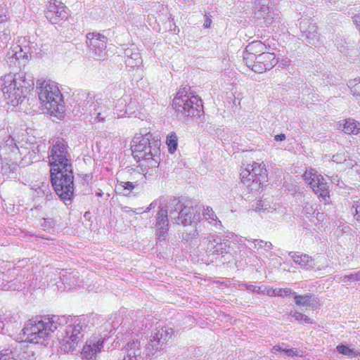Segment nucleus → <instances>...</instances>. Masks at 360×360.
Returning a JSON list of instances; mask_svg holds the SVG:
<instances>
[{"instance_id":"nucleus-1","label":"nucleus","mask_w":360,"mask_h":360,"mask_svg":"<svg viewBox=\"0 0 360 360\" xmlns=\"http://www.w3.org/2000/svg\"><path fill=\"white\" fill-rule=\"evenodd\" d=\"M90 319L87 316L69 319L65 316H35L27 320L22 330L25 341L44 345L51 333L60 326L66 325L61 338L62 349L65 352L73 351L89 330Z\"/></svg>"},{"instance_id":"nucleus-2","label":"nucleus","mask_w":360,"mask_h":360,"mask_svg":"<svg viewBox=\"0 0 360 360\" xmlns=\"http://www.w3.org/2000/svg\"><path fill=\"white\" fill-rule=\"evenodd\" d=\"M160 142L150 132L136 134L131 142V149L135 159L141 162L145 176L153 175L160 162Z\"/></svg>"},{"instance_id":"nucleus-3","label":"nucleus","mask_w":360,"mask_h":360,"mask_svg":"<svg viewBox=\"0 0 360 360\" xmlns=\"http://www.w3.org/2000/svg\"><path fill=\"white\" fill-rule=\"evenodd\" d=\"M33 85V81L26 79L24 72L9 73L0 78V91L7 103L13 106L23 101Z\"/></svg>"},{"instance_id":"nucleus-4","label":"nucleus","mask_w":360,"mask_h":360,"mask_svg":"<svg viewBox=\"0 0 360 360\" xmlns=\"http://www.w3.org/2000/svg\"><path fill=\"white\" fill-rule=\"evenodd\" d=\"M36 88L43 106L51 115L62 119L64 116L65 106L63 97L58 84L51 80L38 79Z\"/></svg>"},{"instance_id":"nucleus-5","label":"nucleus","mask_w":360,"mask_h":360,"mask_svg":"<svg viewBox=\"0 0 360 360\" xmlns=\"http://www.w3.org/2000/svg\"><path fill=\"white\" fill-rule=\"evenodd\" d=\"M44 146L37 145L28 141L27 135L25 130H18L0 146V153L6 158L9 155L15 160L19 159L20 155H30V158H34V156L41 150Z\"/></svg>"},{"instance_id":"nucleus-6","label":"nucleus","mask_w":360,"mask_h":360,"mask_svg":"<svg viewBox=\"0 0 360 360\" xmlns=\"http://www.w3.org/2000/svg\"><path fill=\"white\" fill-rule=\"evenodd\" d=\"M50 172L52 185L56 194L66 205H70L74 193L72 167Z\"/></svg>"},{"instance_id":"nucleus-7","label":"nucleus","mask_w":360,"mask_h":360,"mask_svg":"<svg viewBox=\"0 0 360 360\" xmlns=\"http://www.w3.org/2000/svg\"><path fill=\"white\" fill-rule=\"evenodd\" d=\"M173 108L179 113L186 116L200 118L203 114L202 100L197 96L188 93L186 88H182L173 99Z\"/></svg>"},{"instance_id":"nucleus-8","label":"nucleus","mask_w":360,"mask_h":360,"mask_svg":"<svg viewBox=\"0 0 360 360\" xmlns=\"http://www.w3.org/2000/svg\"><path fill=\"white\" fill-rule=\"evenodd\" d=\"M241 181L251 192L259 191L266 182V169L263 162L247 165L240 172Z\"/></svg>"},{"instance_id":"nucleus-9","label":"nucleus","mask_w":360,"mask_h":360,"mask_svg":"<svg viewBox=\"0 0 360 360\" xmlns=\"http://www.w3.org/2000/svg\"><path fill=\"white\" fill-rule=\"evenodd\" d=\"M33 43L30 41V37H20L18 41V44L7 51L4 60L10 68L17 65L18 63H25L31 58Z\"/></svg>"},{"instance_id":"nucleus-10","label":"nucleus","mask_w":360,"mask_h":360,"mask_svg":"<svg viewBox=\"0 0 360 360\" xmlns=\"http://www.w3.org/2000/svg\"><path fill=\"white\" fill-rule=\"evenodd\" d=\"M49 162L50 171L72 167L71 158L68 146L63 140L57 139L49 148Z\"/></svg>"},{"instance_id":"nucleus-11","label":"nucleus","mask_w":360,"mask_h":360,"mask_svg":"<svg viewBox=\"0 0 360 360\" xmlns=\"http://www.w3.org/2000/svg\"><path fill=\"white\" fill-rule=\"evenodd\" d=\"M270 0H255L252 7V18L261 27L269 26L278 18L279 14L269 6Z\"/></svg>"},{"instance_id":"nucleus-12","label":"nucleus","mask_w":360,"mask_h":360,"mask_svg":"<svg viewBox=\"0 0 360 360\" xmlns=\"http://www.w3.org/2000/svg\"><path fill=\"white\" fill-rule=\"evenodd\" d=\"M304 181L310 186L321 201L328 203L330 200L328 186L321 174L314 169L306 170L303 174Z\"/></svg>"},{"instance_id":"nucleus-13","label":"nucleus","mask_w":360,"mask_h":360,"mask_svg":"<svg viewBox=\"0 0 360 360\" xmlns=\"http://www.w3.org/2000/svg\"><path fill=\"white\" fill-rule=\"evenodd\" d=\"M107 334H93L89 338L81 352L82 360H97V354L101 353L104 347Z\"/></svg>"},{"instance_id":"nucleus-14","label":"nucleus","mask_w":360,"mask_h":360,"mask_svg":"<svg viewBox=\"0 0 360 360\" xmlns=\"http://www.w3.org/2000/svg\"><path fill=\"white\" fill-rule=\"evenodd\" d=\"M86 44L91 54L98 60L103 59L106 56L107 38L104 35L89 32L86 34Z\"/></svg>"},{"instance_id":"nucleus-15","label":"nucleus","mask_w":360,"mask_h":360,"mask_svg":"<svg viewBox=\"0 0 360 360\" xmlns=\"http://www.w3.org/2000/svg\"><path fill=\"white\" fill-rule=\"evenodd\" d=\"M89 105V112L96 122H103L109 116L112 102L107 98L95 96Z\"/></svg>"},{"instance_id":"nucleus-16","label":"nucleus","mask_w":360,"mask_h":360,"mask_svg":"<svg viewBox=\"0 0 360 360\" xmlns=\"http://www.w3.org/2000/svg\"><path fill=\"white\" fill-rule=\"evenodd\" d=\"M45 16L51 23L58 24L68 18V13L66 6L60 0H49Z\"/></svg>"},{"instance_id":"nucleus-17","label":"nucleus","mask_w":360,"mask_h":360,"mask_svg":"<svg viewBox=\"0 0 360 360\" xmlns=\"http://www.w3.org/2000/svg\"><path fill=\"white\" fill-rule=\"evenodd\" d=\"M299 27L302 32V37H305L307 42L316 45L319 42L320 35L318 32V27L311 18H301L299 22Z\"/></svg>"},{"instance_id":"nucleus-18","label":"nucleus","mask_w":360,"mask_h":360,"mask_svg":"<svg viewBox=\"0 0 360 360\" xmlns=\"http://www.w3.org/2000/svg\"><path fill=\"white\" fill-rule=\"evenodd\" d=\"M159 210L156 215V235L159 240L166 239L169 229L168 210L167 205H158Z\"/></svg>"},{"instance_id":"nucleus-19","label":"nucleus","mask_w":360,"mask_h":360,"mask_svg":"<svg viewBox=\"0 0 360 360\" xmlns=\"http://www.w3.org/2000/svg\"><path fill=\"white\" fill-rule=\"evenodd\" d=\"M278 63L276 56L273 53L262 52L255 58V72L262 73L271 70Z\"/></svg>"},{"instance_id":"nucleus-20","label":"nucleus","mask_w":360,"mask_h":360,"mask_svg":"<svg viewBox=\"0 0 360 360\" xmlns=\"http://www.w3.org/2000/svg\"><path fill=\"white\" fill-rule=\"evenodd\" d=\"M177 206L178 209H181V210L177 217H174L175 222L184 226L191 225L195 217L194 208L191 206H184L182 208L181 204H178Z\"/></svg>"},{"instance_id":"nucleus-21","label":"nucleus","mask_w":360,"mask_h":360,"mask_svg":"<svg viewBox=\"0 0 360 360\" xmlns=\"http://www.w3.org/2000/svg\"><path fill=\"white\" fill-rule=\"evenodd\" d=\"M126 57L125 63L127 68L133 70L142 64V58L139 50L134 47L127 48L124 50Z\"/></svg>"},{"instance_id":"nucleus-22","label":"nucleus","mask_w":360,"mask_h":360,"mask_svg":"<svg viewBox=\"0 0 360 360\" xmlns=\"http://www.w3.org/2000/svg\"><path fill=\"white\" fill-rule=\"evenodd\" d=\"M294 299L295 304L300 307L315 309L319 306L317 298L311 295H298L295 293Z\"/></svg>"},{"instance_id":"nucleus-23","label":"nucleus","mask_w":360,"mask_h":360,"mask_svg":"<svg viewBox=\"0 0 360 360\" xmlns=\"http://www.w3.org/2000/svg\"><path fill=\"white\" fill-rule=\"evenodd\" d=\"M289 255L295 264L300 265L302 268H313L315 265L314 259L307 254H300L299 252H290Z\"/></svg>"},{"instance_id":"nucleus-24","label":"nucleus","mask_w":360,"mask_h":360,"mask_svg":"<svg viewBox=\"0 0 360 360\" xmlns=\"http://www.w3.org/2000/svg\"><path fill=\"white\" fill-rule=\"evenodd\" d=\"M204 219L212 226L216 230H221L223 225L221 221L218 219L213 209L207 206L202 211Z\"/></svg>"},{"instance_id":"nucleus-25","label":"nucleus","mask_w":360,"mask_h":360,"mask_svg":"<svg viewBox=\"0 0 360 360\" xmlns=\"http://www.w3.org/2000/svg\"><path fill=\"white\" fill-rule=\"evenodd\" d=\"M60 278L61 284L64 285V289H70L76 286L77 284L79 278L78 272H68L63 270L61 273Z\"/></svg>"},{"instance_id":"nucleus-26","label":"nucleus","mask_w":360,"mask_h":360,"mask_svg":"<svg viewBox=\"0 0 360 360\" xmlns=\"http://www.w3.org/2000/svg\"><path fill=\"white\" fill-rule=\"evenodd\" d=\"M0 155L1 158V172L7 176H10L11 174L14 173V171L17 168V161L18 159L15 160L13 158H11L9 155H6V158L3 155L0 153Z\"/></svg>"},{"instance_id":"nucleus-27","label":"nucleus","mask_w":360,"mask_h":360,"mask_svg":"<svg viewBox=\"0 0 360 360\" xmlns=\"http://www.w3.org/2000/svg\"><path fill=\"white\" fill-rule=\"evenodd\" d=\"M15 360H34V352L30 349L27 345L23 343H20L18 347H15Z\"/></svg>"},{"instance_id":"nucleus-28","label":"nucleus","mask_w":360,"mask_h":360,"mask_svg":"<svg viewBox=\"0 0 360 360\" xmlns=\"http://www.w3.org/2000/svg\"><path fill=\"white\" fill-rule=\"evenodd\" d=\"M22 277L18 276L14 279L6 281V283H4V281L0 280V290H20L25 288V282H21Z\"/></svg>"},{"instance_id":"nucleus-29","label":"nucleus","mask_w":360,"mask_h":360,"mask_svg":"<svg viewBox=\"0 0 360 360\" xmlns=\"http://www.w3.org/2000/svg\"><path fill=\"white\" fill-rule=\"evenodd\" d=\"M342 131L348 134H357L360 131V123L352 119L345 120Z\"/></svg>"},{"instance_id":"nucleus-30","label":"nucleus","mask_w":360,"mask_h":360,"mask_svg":"<svg viewBox=\"0 0 360 360\" xmlns=\"http://www.w3.org/2000/svg\"><path fill=\"white\" fill-rule=\"evenodd\" d=\"M117 318V314L114 315V319L111 322H105L99 328V333L98 334H107V336L112 331L115 330L119 326V321H115Z\"/></svg>"},{"instance_id":"nucleus-31","label":"nucleus","mask_w":360,"mask_h":360,"mask_svg":"<svg viewBox=\"0 0 360 360\" xmlns=\"http://www.w3.org/2000/svg\"><path fill=\"white\" fill-rule=\"evenodd\" d=\"M266 49L265 45L260 41H255L249 44L245 49L246 53L251 55L258 56V54L262 53Z\"/></svg>"},{"instance_id":"nucleus-32","label":"nucleus","mask_w":360,"mask_h":360,"mask_svg":"<svg viewBox=\"0 0 360 360\" xmlns=\"http://www.w3.org/2000/svg\"><path fill=\"white\" fill-rule=\"evenodd\" d=\"M136 186V183L134 182L118 181L115 189L122 193L124 195H128Z\"/></svg>"},{"instance_id":"nucleus-33","label":"nucleus","mask_w":360,"mask_h":360,"mask_svg":"<svg viewBox=\"0 0 360 360\" xmlns=\"http://www.w3.org/2000/svg\"><path fill=\"white\" fill-rule=\"evenodd\" d=\"M215 245V250H214V255H222L227 253L230 248V241L229 240H221L217 238Z\"/></svg>"},{"instance_id":"nucleus-34","label":"nucleus","mask_w":360,"mask_h":360,"mask_svg":"<svg viewBox=\"0 0 360 360\" xmlns=\"http://www.w3.org/2000/svg\"><path fill=\"white\" fill-rule=\"evenodd\" d=\"M245 240L251 243L254 245L253 248L257 249V250L260 249H264L266 251H269L272 249L273 245L271 242L264 241L263 240L259 239H252V238H245Z\"/></svg>"},{"instance_id":"nucleus-35","label":"nucleus","mask_w":360,"mask_h":360,"mask_svg":"<svg viewBox=\"0 0 360 360\" xmlns=\"http://www.w3.org/2000/svg\"><path fill=\"white\" fill-rule=\"evenodd\" d=\"M345 169H348V173L352 176H359L360 177V162H356L351 159H348L346 162Z\"/></svg>"},{"instance_id":"nucleus-36","label":"nucleus","mask_w":360,"mask_h":360,"mask_svg":"<svg viewBox=\"0 0 360 360\" xmlns=\"http://www.w3.org/2000/svg\"><path fill=\"white\" fill-rule=\"evenodd\" d=\"M217 237L214 235H210L207 238H204L203 243L205 245L206 251L212 255H214V250H215V245L217 243Z\"/></svg>"},{"instance_id":"nucleus-37","label":"nucleus","mask_w":360,"mask_h":360,"mask_svg":"<svg viewBox=\"0 0 360 360\" xmlns=\"http://www.w3.org/2000/svg\"><path fill=\"white\" fill-rule=\"evenodd\" d=\"M339 282L351 283L354 281H360V270L350 274L337 277Z\"/></svg>"},{"instance_id":"nucleus-38","label":"nucleus","mask_w":360,"mask_h":360,"mask_svg":"<svg viewBox=\"0 0 360 360\" xmlns=\"http://www.w3.org/2000/svg\"><path fill=\"white\" fill-rule=\"evenodd\" d=\"M177 136L174 132H172L167 136V145L170 153H174L177 148Z\"/></svg>"},{"instance_id":"nucleus-39","label":"nucleus","mask_w":360,"mask_h":360,"mask_svg":"<svg viewBox=\"0 0 360 360\" xmlns=\"http://www.w3.org/2000/svg\"><path fill=\"white\" fill-rule=\"evenodd\" d=\"M336 349L339 353L347 356L350 358L358 355V354L353 349L349 348L347 345H338L337 346Z\"/></svg>"},{"instance_id":"nucleus-40","label":"nucleus","mask_w":360,"mask_h":360,"mask_svg":"<svg viewBox=\"0 0 360 360\" xmlns=\"http://www.w3.org/2000/svg\"><path fill=\"white\" fill-rule=\"evenodd\" d=\"M255 58L257 56L251 55L248 53L244 52L243 55V60L245 65L251 68L252 70L255 72Z\"/></svg>"},{"instance_id":"nucleus-41","label":"nucleus","mask_w":360,"mask_h":360,"mask_svg":"<svg viewBox=\"0 0 360 360\" xmlns=\"http://www.w3.org/2000/svg\"><path fill=\"white\" fill-rule=\"evenodd\" d=\"M290 315L294 317L297 321L304 323H312V321L307 315L298 311H290Z\"/></svg>"},{"instance_id":"nucleus-42","label":"nucleus","mask_w":360,"mask_h":360,"mask_svg":"<svg viewBox=\"0 0 360 360\" xmlns=\"http://www.w3.org/2000/svg\"><path fill=\"white\" fill-rule=\"evenodd\" d=\"M255 210L258 212H273L276 211V208L271 207V206L267 207V205L265 203V202L259 200L257 202Z\"/></svg>"},{"instance_id":"nucleus-43","label":"nucleus","mask_w":360,"mask_h":360,"mask_svg":"<svg viewBox=\"0 0 360 360\" xmlns=\"http://www.w3.org/2000/svg\"><path fill=\"white\" fill-rule=\"evenodd\" d=\"M348 86L350 88L354 96L360 97V81L356 82V79L350 80L348 83Z\"/></svg>"},{"instance_id":"nucleus-44","label":"nucleus","mask_w":360,"mask_h":360,"mask_svg":"<svg viewBox=\"0 0 360 360\" xmlns=\"http://www.w3.org/2000/svg\"><path fill=\"white\" fill-rule=\"evenodd\" d=\"M34 190L39 197L48 196L50 192L49 184L46 183H42L41 185L38 186Z\"/></svg>"},{"instance_id":"nucleus-45","label":"nucleus","mask_w":360,"mask_h":360,"mask_svg":"<svg viewBox=\"0 0 360 360\" xmlns=\"http://www.w3.org/2000/svg\"><path fill=\"white\" fill-rule=\"evenodd\" d=\"M55 225V221L51 218H44L41 220L40 226L44 231H50Z\"/></svg>"},{"instance_id":"nucleus-46","label":"nucleus","mask_w":360,"mask_h":360,"mask_svg":"<svg viewBox=\"0 0 360 360\" xmlns=\"http://www.w3.org/2000/svg\"><path fill=\"white\" fill-rule=\"evenodd\" d=\"M283 353L286 356L291 357L304 356V352L301 349H297L295 348L288 349L286 347H285Z\"/></svg>"},{"instance_id":"nucleus-47","label":"nucleus","mask_w":360,"mask_h":360,"mask_svg":"<svg viewBox=\"0 0 360 360\" xmlns=\"http://www.w3.org/2000/svg\"><path fill=\"white\" fill-rule=\"evenodd\" d=\"M303 211L304 214L309 217L316 213V205H313L310 202H306L304 206Z\"/></svg>"},{"instance_id":"nucleus-48","label":"nucleus","mask_w":360,"mask_h":360,"mask_svg":"<svg viewBox=\"0 0 360 360\" xmlns=\"http://www.w3.org/2000/svg\"><path fill=\"white\" fill-rule=\"evenodd\" d=\"M351 212L355 219L360 222V199L354 202L351 207Z\"/></svg>"},{"instance_id":"nucleus-49","label":"nucleus","mask_w":360,"mask_h":360,"mask_svg":"<svg viewBox=\"0 0 360 360\" xmlns=\"http://www.w3.org/2000/svg\"><path fill=\"white\" fill-rule=\"evenodd\" d=\"M332 160L338 164L343 163L345 167L346 166L347 156L345 153L339 152L332 157Z\"/></svg>"},{"instance_id":"nucleus-50","label":"nucleus","mask_w":360,"mask_h":360,"mask_svg":"<svg viewBox=\"0 0 360 360\" xmlns=\"http://www.w3.org/2000/svg\"><path fill=\"white\" fill-rule=\"evenodd\" d=\"M0 360H15L13 352L9 349L1 350L0 352Z\"/></svg>"},{"instance_id":"nucleus-51","label":"nucleus","mask_w":360,"mask_h":360,"mask_svg":"<svg viewBox=\"0 0 360 360\" xmlns=\"http://www.w3.org/2000/svg\"><path fill=\"white\" fill-rule=\"evenodd\" d=\"M294 292L290 288H276V296L277 297H290L291 295H295Z\"/></svg>"},{"instance_id":"nucleus-52","label":"nucleus","mask_w":360,"mask_h":360,"mask_svg":"<svg viewBox=\"0 0 360 360\" xmlns=\"http://www.w3.org/2000/svg\"><path fill=\"white\" fill-rule=\"evenodd\" d=\"M186 231H188L186 233H183V239L188 240L190 239L197 238L199 236L198 231L196 229V226H193V229L191 231L186 230Z\"/></svg>"},{"instance_id":"nucleus-53","label":"nucleus","mask_w":360,"mask_h":360,"mask_svg":"<svg viewBox=\"0 0 360 360\" xmlns=\"http://www.w3.org/2000/svg\"><path fill=\"white\" fill-rule=\"evenodd\" d=\"M143 321V319L141 318V320H136L133 322V328L131 329L132 333L139 332L144 326H146Z\"/></svg>"},{"instance_id":"nucleus-54","label":"nucleus","mask_w":360,"mask_h":360,"mask_svg":"<svg viewBox=\"0 0 360 360\" xmlns=\"http://www.w3.org/2000/svg\"><path fill=\"white\" fill-rule=\"evenodd\" d=\"M10 18L9 13L6 8L0 9V23L8 21Z\"/></svg>"},{"instance_id":"nucleus-55","label":"nucleus","mask_w":360,"mask_h":360,"mask_svg":"<svg viewBox=\"0 0 360 360\" xmlns=\"http://www.w3.org/2000/svg\"><path fill=\"white\" fill-rule=\"evenodd\" d=\"M261 292L262 293H265L268 296H270V297H276L277 294L276 293V289H273V288H265V290H261Z\"/></svg>"},{"instance_id":"nucleus-56","label":"nucleus","mask_w":360,"mask_h":360,"mask_svg":"<svg viewBox=\"0 0 360 360\" xmlns=\"http://www.w3.org/2000/svg\"><path fill=\"white\" fill-rule=\"evenodd\" d=\"M285 344L282 343L281 345H276L272 348V352L276 353L277 352H284Z\"/></svg>"},{"instance_id":"nucleus-57","label":"nucleus","mask_w":360,"mask_h":360,"mask_svg":"<svg viewBox=\"0 0 360 360\" xmlns=\"http://www.w3.org/2000/svg\"><path fill=\"white\" fill-rule=\"evenodd\" d=\"M246 289L251 292H261V288L257 287L256 285H253L252 284L246 285Z\"/></svg>"},{"instance_id":"nucleus-58","label":"nucleus","mask_w":360,"mask_h":360,"mask_svg":"<svg viewBox=\"0 0 360 360\" xmlns=\"http://www.w3.org/2000/svg\"><path fill=\"white\" fill-rule=\"evenodd\" d=\"M158 205V200H154L149 205V206L146 208V210L144 212H149L150 210L154 209Z\"/></svg>"},{"instance_id":"nucleus-59","label":"nucleus","mask_w":360,"mask_h":360,"mask_svg":"<svg viewBox=\"0 0 360 360\" xmlns=\"http://www.w3.org/2000/svg\"><path fill=\"white\" fill-rule=\"evenodd\" d=\"M285 135L284 134H277L274 136V139L276 141H282L285 139Z\"/></svg>"},{"instance_id":"nucleus-60","label":"nucleus","mask_w":360,"mask_h":360,"mask_svg":"<svg viewBox=\"0 0 360 360\" xmlns=\"http://www.w3.org/2000/svg\"><path fill=\"white\" fill-rule=\"evenodd\" d=\"M122 210L127 213H131V212L136 213V214L139 213L138 212H136L135 210H132L131 207H127V206L122 207Z\"/></svg>"},{"instance_id":"nucleus-61","label":"nucleus","mask_w":360,"mask_h":360,"mask_svg":"<svg viewBox=\"0 0 360 360\" xmlns=\"http://www.w3.org/2000/svg\"><path fill=\"white\" fill-rule=\"evenodd\" d=\"M289 63H290V60L288 58H285L281 60V62L279 65V67L283 68L285 66H288L289 65Z\"/></svg>"},{"instance_id":"nucleus-62","label":"nucleus","mask_w":360,"mask_h":360,"mask_svg":"<svg viewBox=\"0 0 360 360\" xmlns=\"http://www.w3.org/2000/svg\"><path fill=\"white\" fill-rule=\"evenodd\" d=\"M0 280L4 281V283H6V281H10L8 279V276L6 274H2L1 276H0Z\"/></svg>"},{"instance_id":"nucleus-63","label":"nucleus","mask_w":360,"mask_h":360,"mask_svg":"<svg viewBox=\"0 0 360 360\" xmlns=\"http://www.w3.org/2000/svg\"><path fill=\"white\" fill-rule=\"evenodd\" d=\"M9 39V35L6 33H4L2 35H1V41L4 40V41H8Z\"/></svg>"},{"instance_id":"nucleus-64","label":"nucleus","mask_w":360,"mask_h":360,"mask_svg":"<svg viewBox=\"0 0 360 360\" xmlns=\"http://www.w3.org/2000/svg\"><path fill=\"white\" fill-rule=\"evenodd\" d=\"M4 323L3 321H0V332L1 331V330L4 328Z\"/></svg>"}]
</instances>
